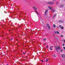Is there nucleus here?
Returning a JSON list of instances; mask_svg holds the SVG:
<instances>
[{"label":"nucleus","mask_w":65,"mask_h":65,"mask_svg":"<svg viewBox=\"0 0 65 65\" xmlns=\"http://www.w3.org/2000/svg\"><path fill=\"white\" fill-rule=\"evenodd\" d=\"M62 41L63 42V40H62Z\"/></svg>","instance_id":"2f4dec72"},{"label":"nucleus","mask_w":65,"mask_h":65,"mask_svg":"<svg viewBox=\"0 0 65 65\" xmlns=\"http://www.w3.org/2000/svg\"><path fill=\"white\" fill-rule=\"evenodd\" d=\"M62 57L63 58H65V54H62Z\"/></svg>","instance_id":"423d86ee"},{"label":"nucleus","mask_w":65,"mask_h":65,"mask_svg":"<svg viewBox=\"0 0 65 65\" xmlns=\"http://www.w3.org/2000/svg\"><path fill=\"white\" fill-rule=\"evenodd\" d=\"M50 50H52V49L50 48Z\"/></svg>","instance_id":"bb28decb"},{"label":"nucleus","mask_w":65,"mask_h":65,"mask_svg":"<svg viewBox=\"0 0 65 65\" xmlns=\"http://www.w3.org/2000/svg\"><path fill=\"white\" fill-rule=\"evenodd\" d=\"M63 35H61V37H63Z\"/></svg>","instance_id":"5701e85b"},{"label":"nucleus","mask_w":65,"mask_h":65,"mask_svg":"<svg viewBox=\"0 0 65 65\" xmlns=\"http://www.w3.org/2000/svg\"><path fill=\"white\" fill-rule=\"evenodd\" d=\"M47 3V4H49L52 5L54 4V2H48Z\"/></svg>","instance_id":"20e7f679"},{"label":"nucleus","mask_w":65,"mask_h":65,"mask_svg":"<svg viewBox=\"0 0 65 65\" xmlns=\"http://www.w3.org/2000/svg\"><path fill=\"white\" fill-rule=\"evenodd\" d=\"M53 26L54 28H56V25H55V24H53Z\"/></svg>","instance_id":"9d476101"},{"label":"nucleus","mask_w":65,"mask_h":65,"mask_svg":"<svg viewBox=\"0 0 65 65\" xmlns=\"http://www.w3.org/2000/svg\"><path fill=\"white\" fill-rule=\"evenodd\" d=\"M58 4H59V2H57L56 3V5H58Z\"/></svg>","instance_id":"4468645a"},{"label":"nucleus","mask_w":65,"mask_h":65,"mask_svg":"<svg viewBox=\"0 0 65 65\" xmlns=\"http://www.w3.org/2000/svg\"><path fill=\"white\" fill-rule=\"evenodd\" d=\"M23 54H24V55H25V53H23Z\"/></svg>","instance_id":"c756f323"},{"label":"nucleus","mask_w":65,"mask_h":65,"mask_svg":"<svg viewBox=\"0 0 65 65\" xmlns=\"http://www.w3.org/2000/svg\"><path fill=\"white\" fill-rule=\"evenodd\" d=\"M48 65H49V64H48Z\"/></svg>","instance_id":"f704fd0d"},{"label":"nucleus","mask_w":65,"mask_h":65,"mask_svg":"<svg viewBox=\"0 0 65 65\" xmlns=\"http://www.w3.org/2000/svg\"><path fill=\"white\" fill-rule=\"evenodd\" d=\"M57 33L58 34H59V31H57Z\"/></svg>","instance_id":"ddd939ff"},{"label":"nucleus","mask_w":65,"mask_h":65,"mask_svg":"<svg viewBox=\"0 0 65 65\" xmlns=\"http://www.w3.org/2000/svg\"><path fill=\"white\" fill-rule=\"evenodd\" d=\"M55 34H57V31H55Z\"/></svg>","instance_id":"2eb2a0df"},{"label":"nucleus","mask_w":65,"mask_h":65,"mask_svg":"<svg viewBox=\"0 0 65 65\" xmlns=\"http://www.w3.org/2000/svg\"><path fill=\"white\" fill-rule=\"evenodd\" d=\"M59 27H60V28H61V27H62V26L61 25H60L59 26Z\"/></svg>","instance_id":"f3484780"},{"label":"nucleus","mask_w":65,"mask_h":65,"mask_svg":"<svg viewBox=\"0 0 65 65\" xmlns=\"http://www.w3.org/2000/svg\"><path fill=\"white\" fill-rule=\"evenodd\" d=\"M48 27L49 30H50V29H51V27H50V26H48Z\"/></svg>","instance_id":"1a4fd4ad"},{"label":"nucleus","mask_w":65,"mask_h":65,"mask_svg":"<svg viewBox=\"0 0 65 65\" xmlns=\"http://www.w3.org/2000/svg\"><path fill=\"white\" fill-rule=\"evenodd\" d=\"M47 26H48H48H49V25L48 24H47Z\"/></svg>","instance_id":"aec40b11"},{"label":"nucleus","mask_w":65,"mask_h":65,"mask_svg":"<svg viewBox=\"0 0 65 65\" xmlns=\"http://www.w3.org/2000/svg\"><path fill=\"white\" fill-rule=\"evenodd\" d=\"M64 50H65V47H63Z\"/></svg>","instance_id":"412c9836"},{"label":"nucleus","mask_w":65,"mask_h":65,"mask_svg":"<svg viewBox=\"0 0 65 65\" xmlns=\"http://www.w3.org/2000/svg\"><path fill=\"white\" fill-rule=\"evenodd\" d=\"M12 38H11V39H9V40H11L12 39Z\"/></svg>","instance_id":"6ab92c4d"},{"label":"nucleus","mask_w":65,"mask_h":65,"mask_svg":"<svg viewBox=\"0 0 65 65\" xmlns=\"http://www.w3.org/2000/svg\"><path fill=\"white\" fill-rule=\"evenodd\" d=\"M59 23H63V21L62 20H59Z\"/></svg>","instance_id":"0eeeda50"},{"label":"nucleus","mask_w":65,"mask_h":65,"mask_svg":"<svg viewBox=\"0 0 65 65\" xmlns=\"http://www.w3.org/2000/svg\"><path fill=\"white\" fill-rule=\"evenodd\" d=\"M25 65H27V64H25Z\"/></svg>","instance_id":"72a5a7b5"},{"label":"nucleus","mask_w":65,"mask_h":65,"mask_svg":"<svg viewBox=\"0 0 65 65\" xmlns=\"http://www.w3.org/2000/svg\"><path fill=\"white\" fill-rule=\"evenodd\" d=\"M50 48H52V47H50Z\"/></svg>","instance_id":"7c9ffc66"},{"label":"nucleus","mask_w":65,"mask_h":65,"mask_svg":"<svg viewBox=\"0 0 65 65\" xmlns=\"http://www.w3.org/2000/svg\"><path fill=\"white\" fill-rule=\"evenodd\" d=\"M54 1H56V0H54Z\"/></svg>","instance_id":"473e14b6"},{"label":"nucleus","mask_w":65,"mask_h":65,"mask_svg":"<svg viewBox=\"0 0 65 65\" xmlns=\"http://www.w3.org/2000/svg\"><path fill=\"white\" fill-rule=\"evenodd\" d=\"M41 61H42V62H43V60H41Z\"/></svg>","instance_id":"a878e982"},{"label":"nucleus","mask_w":65,"mask_h":65,"mask_svg":"<svg viewBox=\"0 0 65 65\" xmlns=\"http://www.w3.org/2000/svg\"><path fill=\"white\" fill-rule=\"evenodd\" d=\"M55 48L57 51V52H59V48L60 50V47H59V46H56L55 47Z\"/></svg>","instance_id":"f257e3e1"},{"label":"nucleus","mask_w":65,"mask_h":65,"mask_svg":"<svg viewBox=\"0 0 65 65\" xmlns=\"http://www.w3.org/2000/svg\"><path fill=\"white\" fill-rule=\"evenodd\" d=\"M63 6H64V5H60V7L61 8L62 7H63Z\"/></svg>","instance_id":"6e6552de"},{"label":"nucleus","mask_w":65,"mask_h":65,"mask_svg":"<svg viewBox=\"0 0 65 65\" xmlns=\"http://www.w3.org/2000/svg\"><path fill=\"white\" fill-rule=\"evenodd\" d=\"M44 43L45 44H44V45H45V44H46V43Z\"/></svg>","instance_id":"cd10ccee"},{"label":"nucleus","mask_w":65,"mask_h":65,"mask_svg":"<svg viewBox=\"0 0 65 65\" xmlns=\"http://www.w3.org/2000/svg\"><path fill=\"white\" fill-rule=\"evenodd\" d=\"M46 47L47 48H48V47L47 46Z\"/></svg>","instance_id":"b1692460"},{"label":"nucleus","mask_w":65,"mask_h":65,"mask_svg":"<svg viewBox=\"0 0 65 65\" xmlns=\"http://www.w3.org/2000/svg\"><path fill=\"white\" fill-rule=\"evenodd\" d=\"M62 46H64V44H62Z\"/></svg>","instance_id":"393cba45"},{"label":"nucleus","mask_w":65,"mask_h":65,"mask_svg":"<svg viewBox=\"0 0 65 65\" xmlns=\"http://www.w3.org/2000/svg\"><path fill=\"white\" fill-rule=\"evenodd\" d=\"M33 8H34V9H35V11H36L37 13L38 14V12H37V11L36 10H37V8H36L35 6H33Z\"/></svg>","instance_id":"7ed1b4c3"},{"label":"nucleus","mask_w":65,"mask_h":65,"mask_svg":"<svg viewBox=\"0 0 65 65\" xmlns=\"http://www.w3.org/2000/svg\"><path fill=\"white\" fill-rule=\"evenodd\" d=\"M61 29H63L64 28V27H61Z\"/></svg>","instance_id":"a211bd4d"},{"label":"nucleus","mask_w":65,"mask_h":65,"mask_svg":"<svg viewBox=\"0 0 65 65\" xmlns=\"http://www.w3.org/2000/svg\"><path fill=\"white\" fill-rule=\"evenodd\" d=\"M43 40H46L45 39H44Z\"/></svg>","instance_id":"4be33fe9"},{"label":"nucleus","mask_w":65,"mask_h":65,"mask_svg":"<svg viewBox=\"0 0 65 65\" xmlns=\"http://www.w3.org/2000/svg\"><path fill=\"white\" fill-rule=\"evenodd\" d=\"M47 12H48V10H46L45 12V15H46Z\"/></svg>","instance_id":"39448f33"},{"label":"nucleus","mask_w":65,"mask_h":65,"mask_svg":"<svg viewBox=\"0 0 65 65\" xmlns=\"http://www.w3.org/2000/svg\"><path fill=\"white\" fill-rule=\"evenodd\" d=\"M53 56L54 57V58H55V57H56V55H55L54 54L53 55Z\"/></svg>","instance_id":"9b49d317"},{"label":"nucleus","mask_w":65,"mask_h":65,"mask_svg":"<svg viewBox=\"0 0 65 65\" xmlns=\"http://www.w3.org/2000/svg\"><path fill=\"white\" fill-rule=\"evenodd\" d=\"M41 64H42V63H41Z\"/></svg>","instance_id":"c9c22d12"},{"label":"nucleus","mask_w":65,"mask_h":65,"mask_svg":"<svg viewBox=\"0 0 65 65\" xmlns=\"http://www.w3.org/2000/svg\"><path fill=\"white\" fill-rule=\"evenodd\" d=\"M60 51L61 52H62V50H61Z\"/></svg>","instance_id":"c85d7f7f"},{"label":"nucleus","mask_w":65,"mask_h":65,"mask_svg":"<svg viewBox=\"0 0 65 65\" xmlns=\"http://www.w3.org/2000/svg\"><path fill=\"white\" fill-rule=\"evenodd\" d=\"M48 8H50V9H52V11L53 12H54L55 10L54 9H52V7L50 6H49L48 7Z\"/></svg>","instance_id":"f03ea898"},{"label":"nucleus","mask_w":65,"mask_h":65,"mask_svg":"<svg viewBox=\"0 0 65 65\" xmlns=\"http://www.w3.org/2000/svg\"><path fill=\"white\" fill-rule=\"evenodd\" d=\"M48 61V59H46L45 60V61H46V62H47V61Z\"/></svg>","instance_id":"f8f14e48"},{"label":"nucleus","mask_w":65,"mask_h":65,"mask_svg":"<svg viewBox=\"0 0 65 65\" xmlns=\"http://www.w3.org/2000/svg\"><path fill=\"white\" fill-rule=\"evenodd\" d=\"M56 14H55L53 16V18H54V17H56Z\"/></svg>","instance_id":"dca6fc26"}]
</instances>
